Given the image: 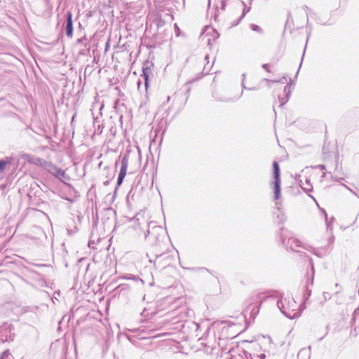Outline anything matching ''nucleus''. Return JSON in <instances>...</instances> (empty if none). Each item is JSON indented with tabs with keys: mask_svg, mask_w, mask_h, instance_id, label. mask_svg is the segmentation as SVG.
I'll return each instance as SVG.
<instances>
[{
	"mask_svg": "<svg viewBox=\"0 0 359 359\" xmlns=\"http://www.w3.org/2000/svg\"><path fill=\"white\" fill-rule=\"evenodd\" d=\"M354 194H355V196H357L358 197V196H359V194H357V193H354Z\"/></svg>",
	"mask_w": 359,
	"mask_h": 359,
	"instance_id": "obj_33",
	"label": "nucleus"
},
{
	"mask_svg": "<svg viewBox=\"0 0 359 359\" xmlns=\"http://www.w3.org/2000/svg\"><path fill=\"white\" fill-rule=\"evenodd\" d=\"M142 76H144V85H145V88L147 89L148 88V85H149V75L147 73L146 70H143Z\"/></svg>",
	"mask_w": 359,
	"mask_h": 359,
	"instance_id": "obj_16",
	"label": "nucleus"
},
{
	"mask_svg": "<svg viewBox=\"0 0 359 359\" xmlns=\"http://www.w3.org/2000/svg\"><path fill=\"white\" fill-rule=\"evenodd\" d=\"M283 244L285 246L286 248H289L292 251H295L297 252H300L299 250V248H302L304 245H302V243L297 238H283Z\"/></svg>",
	"mask_w": 359,
	"mask_h": 359,
	"instance_id": "obj_4",
	"label": "nucleus"
},
{
	"mask_svg": "<svg viewBox=\"0 0 359 359\" xmlns=\"http://www.w3.org/2000/svg\"><path fill=\"white\" fill-rule=\"evenodd\" d=\"M187 269L191 271H208V269L204 267H199V268H187Z\"/></svg>",
	"mask_w": 359,
	"mask_h": 359,
	"instance_id": "obj_20",
	"label": "nucleus"
},
{
	"mask_svg": "<svg viewBox=\"0 0 359 359\" xmlns=\"http://www.w3.org/2000/svg\"><path fill=\"white\" fill-rule=\"evenodd\" d=\"M268 67H269V65L268 64H264L262 65V67L266 69L267 72H269V70L268 69Z\"/></svg>",
	"mask_w": 359,
	"mask_h": 359,
	"instance_id": "obj_26",
	"label": "nucleus"
},
{
	"mask_svg": "<svg viewBox=\"0 0 359 359\" xmlns=\"http://www.w3.org/2000/svg\"><path fill=\"white\" fill-rule=\"evenodd\" d=\"M11 355L9 350H6L0 355V359H7Z\"/></svg>",
	"mask_w": 359,
	"mask_h": 359,
	"instance_id": "obj_19",
	"label": "nucleus"
},
{
	"mask_svg": "<svg viewBox=\"0 0 359 359\" xmlns=\"http://www.w3.org/2000/svg\"><path fill=\"white\" fill-rule=\"evenodd\" d=\"M151 228L152 229H155V230H156V231H158V230H162V229H161V226H156V225H155V224H154L153 222H150V223H149V229H151ZM150 233H151V231H150V229H149V230L147 231V235L150 234Z\"/></svg>",
	"mask_w": 359,
	"mask_h": 359,
	"instance_id": "obj_14",
	"label": "nucleus"
},
{
	"mask_svg": "<svg viewBox=\"0 0 359 359\" xmlns=\"http://www.w3.org/2000/svg\"><path fill=\"white\" fill-rule=\"evenodd\" d=\"M17 305L13 302H6L0 306V313L6 316H10L14 313Z\"/></svg>",
	"mask_w": 359,
	"mask_h": 359,
	"instance_id": "obj_5",
	"label": "nucleus"
},
{
	"mask_svg": "<svg viewBox=\"0 0 359 359\" xmlns=\"http://www.w3.org/2000/svg\"><path fill=\"white\" fill-rule=\"evenodd\" d=\"M243 88L245 89H247V90H257L258 89L257 87L246 88L243 83Z\"/></svg>",
	"mask_w": 359,
	"mask_h": 359,
	"instance_id": "obj_24",
	"label": "nucleus"
},
{
	"mask_svg": "<svg viewBox=\"0 0 359 359\" xmlns=\"http://www.w3.org/2000/svg\"><path fill=\"white\" fill-rule=\"evenodd\" d=\"M300 186L306 192H309V191H311V189H312V186L310 184L309 180H306V187H304L303 185H300Z\"/></svg>",
	"mask_w": 359,
	"mask_h": 359,
	"instance_id": "obj_15",
	"label": "nucleus"
},
{
	"mask_svg": "<svg viewBox=\"0 0 359 359\" xmlns=\"http://www.w3.org/2000/svg\"><path fill=\"white\" fill-rule=\"evenodd\" d=\"M310 263H311V269H312L313 273H314V267H313V263H312V259L310 260Z\"/></svg>",
	"mask_w": 359,
	"mask_h": 359,
	"instance_id": "obj_28",
	"label": "nucleus"
},
{
	"mask_svg": "<svg viewBox=\"0 0 359 359\" xmlns=\"http://www.w3.org/2000/svg\"><path fill=\"white\" fill-rule=\"evenodd\" d=\"M124 278L125 279H135L136 278H135V276H133V278L125 276Z\"/></svg>",
	"mask_w": 359,
	"mask_h": 359,
	"instance_id": "obj_29",
	"label": "nucleus"
},
{
	"mask_svg": "<svg viewBox=\"0 0 359 359\" xmlns=\"http://www.w3.org/2000/svg\"><path fill=\"white\" fill-rule=\"evenodd\" d=\"M303 248L308 250V251H310L311 252H312L313 254H314L315 255H316L317 257H321V255L318 252V251L313 248V247H311V246H309V245H306V246H303Z\"/></svg>",
	"mask_w": 359,
	"mask_h": 359,
	"instance_id": "obj_11",
	"label": "nucleus"
},
{
	"mask_svg": "<svg viewBox=\"0 0 359 359\" xmlns=\"http://www.w3.org/2000/svg\"><path fill=\"white\" fill-rule=\"evenodd\" d=\"M320 167H321V169H323L325 168L324 165H320Z\"/></svg>",
	"mask_w": 359,
	"mask_h": 359,
	"instance_id": "obj_34",
	"label": "nucleus"
},
{
	"mask_svg": "<svg viewBox=\"0 0 359 359\" xmlns=\"http://www.w3.org/2000/svg\"><path fill=\"white\" fill-rule=\"evenodd\" d=\"M210 40H211V39H210V38H208V39H207V41H208V44H210Z\"/></svg>",
	"mask_w": 359,
	"mask_h": 359,
	"instance_id": "obj_30",
	"label": "nucleus"
},
{
	"mask_svg": "<svg viewBox=\"0 0 359 359\" xmlns=\"http://www.w3.org/2000/svg\"><path fill=\"white\" fill-rule=\"evenodd\" d=\"M311 349V346H309L307 348H302L297 354V358L298 359H310Z\"/></svg>",
	"mask_w": 359,
	"mask_h": 359,
	"instance_id": "obj_9",
	"label": "nucleus"
},
{
	"mask_svg": "<svg viewBox=\"0 0 359 359\" xmlns=\"http://www.w3.org/2000/svg\"><path fill=\"white\" fill-rule=\"evenodd\" d=\"M266 81L269 82V83H277V82H280V83H284L285 81L287 80L286 77H283L280 81H277V80H269L267 79H264Z\"/></svg>",
	"mask_w": 359,
	"mask_h": 359,
	"instance_id": "obj_21",
	"label": "nucleus"
},
{
	"mask_svg": "<svg viewBox=\"0 0 359 359\" xmlns=\"http://www.w3.org/2000/svg\"><path fill=\"white\" fill-rule=\"evenodd\" d=\"M128 165V156L125 155L121 159V166L118 173L119 177L125 178Z\"/></svg>",
	"mask_w": 359,
	"mask_h": 359,
	"instance_id": "obj_8",
	"label": "nucleus"
},
{
	"mask_svg": "<svg viewBox=\"0 0 359 359\" xmlns=\"http://www.w3.org/2000/svg\"><path fill=\"white\" fill-rule=\"evenodd\" d=\"M66 35L69 37H72L73 34V21L72 14L70 11L67 13V22L65 27Z\"/></svg>",
	"mask_w": 359,
	"mask_h": 359,
	"instance_id": "obj_7",
	"label": "nucleus"
},
{
	"mask_svg": "<svg viewBox=\"0 0 359 359\" xmlns=\"http://www.w3.org/2000/svg\"><path fill=\"white\" fill-rule=\"evenodd\" d=\"M327 228H330V223H329V222H327Z\"/></svg>",
	"mask_w": 359,
	"mask_h": 359,
	"instance_id": "obj_32",
	"label": "nucleus"
},
{
	"mask_svg": "<svg viewBox=\"0 0 359 359\" xmlns=\"http://www.w3.org/2000/svg\"><path fill=\"white\" fill-rule=\"evenodd\" d=\"M231 359H233L232 358H231Z\"/></svg>",
	"mask_w": 359,
	"mask_h": 359,
	"instance_id": "obj_36",
	"label": "nucleus"
},
{
	"mask_svg": "<svg viewBox=\"0 0 359 359\" xmlns=\"http://www.w3.org/2000/svg\"><path fill=\"white\" fill-rule=\"evenodd\" d=\"M250 28L252 29V30L255 31V32H259V33H262V29L257 25H255V24H251L250 25Z\"/></svg>",
	"mask_w": 359,
	"mask_h": 359,
	"instance_id": "obj_17",
	"label": "nucleus"
},
{
	"mask_svg": "<svg viewBox=\"0 0 359 359\" xmlns=\"http://www.w3.org/2000/svg\"><path fill=\"white\" fill-rule=\"evenodd\" d=\"M313 278H312L311 284H313Z\"/></svg>",
	"mask_w": 359,
	"mask_h": 359,
	"instance_id": "obj_35",
	"label": "nucleus"
},
{
	"mask_svg": "<svg viewBox=\"0 0 359 359\" xmlns=\"http://www.w3.org/2000/svg\"><path fill=\"white\" fill-rule=\"evenodd\" d=\"M211 29V32L214 34L215 39H217L219 36L218 32L215 29Z\"/></svg>",
	"mask_w": 359,
	"mask_h": 359,
	"instance_id": "obj_22",
	"label": "nucleus"
},
{
	"mask_svg": "<svg viewBox=\"0 0 359 359\" xmlns=\"http://www.w3.org/2000/svg\"><path fill=\"white\" fill-rule=\"evenodd\" d=\"M291 88H292V84H290V83H287L285 88H284V92L286 94V100L285 102H281L280 103V105L282 106L283 104H284L289 99L290 97V93H291Z\"/></svg>",
	"mask_w": 359,
	"mask_h": 359,
	"instance_id": "obj_10",
	"label": "nucleus"
},
{
	"mask_svg": "<svg viewBox=\"0 0 359 359\" xmlns=\"http://www.w3.org/2000/svg\"><path fill=\"white\" fill-rule=\"evenodd\" d=\"M273 171L274 178V200H278L280 196V171L279 165L276 161L273 163Z\"/></svg>",
	"mask_w": 359,
	"mask_h": 359,
	"instance_id": "obj_2",
	"label": "nucleus"
},
{
	"mask_svg": "<svg viewBox=\"0 0 359 359\" xmlns=\"http://www.w3.org/2000/svg\"><path fill=\"white\" fill-rule=\"evenodd\" d=\"M250 356L251 359H264L265 357H266L265 354H264V353H261L259 355H257V354L252 355V354H250Z\"/></svg>",
	"mask_w": 359,
	"mask_h": 359,
	"instance_id": "obj_18",
	"label": "nucleus"
},
{
	"mask_svg": "<svg viewBox=\"0 0 359 359\" xmlns=\"http://www.w3.org/2000/svg\"><path fill=\"white\" fill-rule=\"evenodd\" d=\"M323 297H324L325 300L330 299V294L328 292H324L323 293Z\"/></svg>",
	"mask_w": 359,
	"mask_h": 359,
	"instance_id": "obj_23",
	"label": "nucleus"
},
{
	"mask_svg": "<svg viewBox=\"0 0 359 359\" xmlns=\"http://www.w3.org/2000/svg\"><path fill=\"white\" fill-rule=\"evenodd\" d=\"M277 306L286 317L290 319L299 318L306 308L304 305L298 306L293 298H283L278 300Z\"/></svg>",
	"mask_w": 359,
	"mask_h": 359,
	"instance_id": "obj_1",
	"label": "nucleus"
},
{
	"mask_svg": "<svg viewBox=\"0 0 359 359\" xmlns=\"http://www.w3.org/2000/svg\"><path fill=\"white\" fill-rule=\"evenodd\" d=\"M311 294V290L309 289L308 287L306 288V290L304 292V296H303V299H304V306H305V303L309 299V298L310 297Z\"/></svg>",
	"mask_w": 359,
	"mask_h": 359,
	"instance_id": "obj_12",
	"label": "nucleus"
},
{
	"mask_svg": "<svg viewBox=\"0 0 359 359\" xmlns=\"http://www.w3.org/2000/svg\"><path fill=\"white\" fill-rule=\"evenodd\" d=\"M241 3H242L243 6H244V8H243V11L242 15L241 16V18H240V19H239L238 22L236 25H238V22H240V20H241V19H242V18H243L246 15V13H248L250 11V7H248V8H247V7L245 6V2L242 1Z\"/></svg>",
	"mask_w": 359,
	"mask_h": 359,
	"instance_id": "obj_13",
	"label": "nucleus"
},
{
	"mask_svg": "<svg viewBox=\"0 0 359 359\" xmlns=\"http://www.w3.org/2000/svg\"><path fill=\"white\" fill-rule=\"evenodd\" d=\"M123 180H124V178L118 177L117 185L120 186L123 183Z\"/></svg>",
	"mask_w": 359,
	"mask_h": 359,
	"instance_id": "obj_25",
	"label": "nucleus"
},
{
	"mask_svg": "<svg viewBox=\"0 0 359 359\" xmlns=\"http://www.w3.org/2000/svg\"><path fill=\"white\" fill-rule=\"evenodd\" d=\"M224 8H225V1H222V6H221V8L222 10H224Z\"/></svg>",
	"mask_w": 359,
	"mask_h": 359,
	"instance_id": "obj_27",
	"label": "nucleus"
},
{
	"mask_svg": "<svg viewBox=\"0 0 359 359\" xmlns=\"http://www.w3.org/2000/svg\"><path fill=\"white\" fill-rule=\"evenodd\" d=\"M140 83H141V81H138V82H137L138 88L140 87Z\"/></svg>",
	"mask_w": 359,
	"mask_h": 359,
	"instance_id": "obj_31",
	"label": "nucleus"
},
{
	"mask_svg": "<svg viewBox=\"0 0 359 359\" xmlns=\"http://www.w3.org/2000/svg\"><path fill=\"white\" fill-rule=\"evenodd\" d=\"M42 165L47 172L52 174L60 180L67 178L65 170H62L53 163L44 161Z\"/></svg>",
	"mask_w": 359,
	"mask_h": 359,
	"instance_id": "obj_3",
	"label": "nucleus"
},
{
	"mask_svg": "<svg viewBox=\"0 0 359 359\" xmlns=\"http://www.w3.org/2000/svg\"><path fill=\"white\" fill-rule=\"evenodd\" d=\"M13 161L14 158L13 156H7L0 160V178L6 170L10 169Z\"/></svg>",
	"mask_w": 359,
	"mask_h": 359,
	"instance_id": "obj_6",
	"label": "nucleus"
},
{
	"mask_svg": "<svg viewBox=\"0 0 359 359\" xmlns=\"http://www.w3.org/2000/svg\"><path fill=\"white\" fill-rule=\"evenodd\" d=\"M358 198H359V196H358Z\"/></svg>",
	"mask_w": 359,
	"mask_h": 359,
	"instance_id": "obj_37",
	"label": "nucleus"
}]
</instances>
